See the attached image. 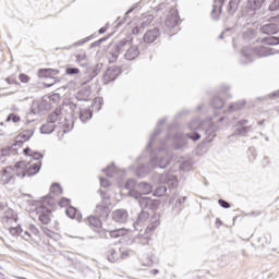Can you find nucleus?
Wrapping results in <instances>:
<instances>
[{
	"mask_svg": "<svg viewBox=\"0 0 279 279\" xmlns=\"http://www.w3.org/2000/svg\"><path fill=\"white\" fill-rule=\"evenodd\" d=\"M137 191L141 197H144L143 195H149L154 191V186H151V183L143 181L137 183Z\"/></svg>",
	"mask_w": 279,
	"mask_h": 279,
	"instance_id": "21",
	"label": "nucleus"
},
{
	"mask_svg": "<svg viewBox=\"0 0 279 279\" xmlns=\"http://www.w3.org/2000/svg\"><path fill=\"white\" fill-rule=\"evenodd\" d=\"M56 75H60V70L58 69H40L38 70V77L43 80H51V83H44L46 88H51V86L58 84L60 78L56 77Z\"/></svg>",
	"mask_w": 279,
	"mask_h": 279,
	"instance_id": "7",
	"label": "nucleus"
},
{
	"mask_svg": "<svg viewBox=\"0 0 279 279\" xmlns=\"http://www.w3.org/2000/svg\"><path fill=\"white\" fill-rule=\"evenodd\" d=\"M165 27L167 29H170L175 32L178 27H180V15L178 14V11H173L172 13H169L165 21Z\"/></svg>",
	"mask_w": 279,
	"mask_h": 279,
	"instance_id": "11",
	"label": "nucleus"
},
{
	"mask_svg": "<svg viewBox=\"0 0 279 279\" xmlns=\"http://www.w3.org/2000/svg\"><path fill=\"white\" fill-rule=\"evenodd\" d=\"M104 107V98L102 97H96L90 105V108H94L96 112H99L101 108Z\"/></svg>",
	"mask_w": 279,
	"mask_h": 279,
	"instance_id": "38",
	"label": "nucleus"
},
{
	"mask_svg": "<svg viewBox=\"0 0 279 279\" xmlns=\"http://www.w3.org/2000/svg\"><path fill=\"white\" fill-rule=\"evenodd\" d=\"M19 80L20 82H22L23 84H27L29 82V76L25 73H21L19 75Z\"/></svg>",
	"mask_w": 279,
	"mask_h": 279,
	"instance_id": "59",
	"label": "nucleus"
},
{
	"mask_svg": "<svg viewBox=\"0 0 279 279\" xmlns=\"http://www.w3.org/2000/svg\"><path fill=\"white\" fill-rule=\"evenodd\" d=\"M111 185H112V183H110V181L108 179L100 178V186H102V189H108Z\"/></svg>",
	"mask_w": 279,
	"mask_h": 279,
	"instance_id": "56",
	"label": "nucleus"
},
{
	"mask_svg": "<svg viewBox=\"0 0 279 279\" xmlns=\"http://www.w3.org/2000/svg\"><path fill=\"white\" fill-rule=\"evenodd\" d=\"M262 43H264V45H269L270 47H274L276 45H279V37L268 35L267 37L262 38Z\"/></svg>",
	"mask_w": 279,
	"mask_h": 279,
	"instance_id": "34",
	"label": "nucleus"
},
{
	"mask_svg": "<svg viewBox=\"0 0 279 279\" xmlns=\"http://www.w3.org/2000/svg\"><path fill=\"white\" fill-rule=\"evenodd\" d=\"M136 175H137V178H145L147 175V172H145V168L140 167L136 170Z\"/></svg>",
	"mask_w": 279,
	"mask_h": 279,
	"instance_id": "60",
	"label": "nucleus"
},
{
	"mask_svg": "<svg viewBox=\"0 0 279 279\" xmlns=\"http://www.w3.org/2000/svg\"><path fill=\"white\" fill-rule=\"evenodd\" d=\"M94 215L100 218L102 221H106L110 217V206L106 204H98L94 210Z\"/></svg>",
	"mask_w": 279,
	"mask_h": 279,
	"instance_id": "15",
	"label": "nucleus"
},
{
	"mask_svg": "<svg viewBox=\"0 0 279 279\" xmlns=\"http://www.w3.org/2000/svg\"><path fill=\"white\" fill-rule=\"evenodd\" d=\"M80 70L77 68H66L65 75H78Z\"/></svg>",
	"mask_w": 279,
	"mask_h": 279,
	"instance_id": "53",
	"label": "nucleus"
},
{
	"mask_svg": "<svg viewBox=\"0 0 279 279\" xmlns=\"http://www.w3.org/2000/svg\"><path fill=\"white\" fill-rule=\"evenodd\" d=\"M14 167L9 166L0 171V184H14Z\"/></svg>",
	"mask_w": 279,
	"mask_h": 279,
	"instance_id": "10",
	"label": "nucleus"
},
{
	"mask_svg": "<svg viewBox=\"0 0 279 279\" xmlns=\"http://www.w3.org/2000/svg\"><path fill=\"white\" fill-rule=\"evenodd\" d=\"M138 8L137 4H135L134 7L130 8L126 12H125V16L124 19L121 20V17H118L117 20V25L116 27H121V25H123L125 23V21H128V16H130V14H132L134 12V10H136Z\"/></svg>",
	"mask_w": 279,
	"mask_h": 279,
	"instance_id": "36",
	"label": "nucleus"
},
{
	"mask_svg": "<svg viewBox=\"0 0 279 279\" xmlns=\"http://www.w3.org/2000/svg\"><path fill=\"white\" fill-rule=\"evenodd\" d=\"M95 232H97L99 239H108V231H106L101 228H98L95 230Z\"/></svg>",
	"mask_w": 279,
	"mask_h": 279,
	"instance_id": "55",
	"label": "nucleus"
},
{
	"mask_svg": "<svg viewBox=\"0 0 279 279\" xmlns=\"http://www.w3.org/2000/svg\"><path fill=\"white\" fill-rule=\"evenodd\" d=\"M119 75H121V68L117 65L109 66L102 76L104 83L110 84V82H114Z\"/></svg>",
	"mask_w": 279,
	"mask_h": 279,
	"instance_id": "12",
	"label": "nucleus"
},
{
	"mask_svg": "<svg viewBox=\"0 0 279 279\" xmlns=\"http://www.w3.org/2000/svg\"><path fill=\"white\" fill-rule=\"evenodd\" d=\"M258 99H271V100H274V99H279V89L278 90H275V92H272V93H270V94H268L266 97H264V98H258Z\"/></svg>",
	"mask_w": 279,
	"mask_h": 279,
	"instance_id": "52",
	"label": "nucleus"
},
{
	"mask_svg": "<svg viewBox=\"0 0 279 279\" xmlns=\"http://www.w3.org/2000/svg\"><path fill=\"white\" fill-rule=\"evenodd\" d=\"M93 119V110L90 109H81L80 110V120L82 123H86V121H90Z\"/></svg>",
	"mask_w": 279,
	"mask_h": 279,
	"instance_id": "30",
	"label": "nucleus"
},
{
	"mask_svg": "<svg viewBox=\"0 0 279 279\" xmlns=\"http://www.w3.org/2000/svg\"><path fill=\"white\" fill-rule=\"evenodd\" d=\"M10 121H12L13 123H20L21 122V116L16 114V113H10L7 117L5 122L10 123Z\"/></svg>",
	"mask_w": 279,
	"mask_h": 279,
	"instance_id": "45",
	"label": "nucleus"
},
{
	"mask_svg": "<svg viewBox=\"0 0 279 279\" xmlns=\"http://www.w3.org/2000/svg\"><path fill=\"white\" fill-rule=\"evenodd\" d=\"M90 95H93V89H90V86H86L81 88L74 97L77 101H90Z\"/></svg>",
	"mask_w": 279,
	"mask_h": 279,
	"instance_id": "17",
	"label": "nucleus"
},
{
	"mask_svg": "<svg viewBox=\"0 0 279 279\" xmlns=\"http://www.w3.org/2000/svg\"><path fill=\"white\" fill-rule=\"evenodd\" d=\"M128 217H130V215L125 209H116L112 211V219L116 223H125V221H128Z\"/></svg>",
	"mask_w": 279,
	"mask_h": 279,
	"instance_id": "18",
	"label": "nucleus"
},
{
	"mask_svg": "<svg viewBox=\"0 0 279 279\" xmlns=\"http://www.w3.org/2000/svg\"><path fill=\"white\" fill-rule=\"evenodd\" d=\"M26 171L28 177L36 175L37 173H39L43 167L41 161H36L35 163L26 162Z\"/></svg>",
	"mask_w": 279,
	"mask_h": 279,
	"instance_id": "23",
	"label": "nucleus"
},
{
	"mask_svg": "<svg viewBox=\"0 0 279 279\" xmlns=\"http://www.w3.org/2000/svg\"><path fill=\"white\" fill-rule=\"evenodd\" d=\"M65 215L66 217H69L70 219H77V221H80V219H82V214L77 213V208L70 206L65 209Z\"/></svg>",
	"mask_w": 279,
	"mask_h": 279,
	"instance_id": "29",
	"label": "nucleus"
},
{
	"mask_svg": "<svg viewBox=\"0 0 279 279\" xmlns=\"http://www.w3.org/2000/svg\"><path fill=\"white\" fill-rule=\"evenodd\" d=\"M186 145H189V142L186 141L185 137H180L179 140H177L173 144V148L174 149H184V147H186Z\"/></svg>",
	"mask_w": 279,
	"mask_h": 279,
	"instance_id": "39",
	"label": "nucleus"
},
{
	"mask_svg": "<svg viewBox=\"0 0 279 279\" xmlns=\"http://www.w3.org/2000/svg\"><path fill=\"white\" fill-rule=\"evenodd\" d=\"M101 219L98 218L96 215H92L87 218V225L90 226V228H94V231L99 230L101 228Z\"/></svg>",
	"mask_w": 279,
	"mask_h": 279,
	"instance_id": "24",
	"label": "nucleus"
},
{
	"mask_svg": "<svg viewBox=\"0 0 279 279\" xmlns=\"http://www.w3.org/2000/svg\"><path fill=\"white\" fill-rule=\"evenodd\" d=\"M25 140L19 137V135L15 137L14 143L11 145V147H13L14 149H16L17 147H23V145L25 144Z\"/></svg>",
	"mask_w": 279,
	"mask_h": 279,
	"instance_id": "50",
	"label": "nucleus"
},
{
	"mask_svg": "<svg viewBox=\"0 0 279 279\" xmlns=\"http://www.w3.org/2000/svg\"><path fill=\"white\" fill-rule=\"evenodd\" d=\"M125 229H117L109 232L111 239H119V236H125Z\"/></svg>",
	"mask_w": 279,
	"mask_h": 279,
	"instance_id": "41",
	"label": "nucleus"
},
{
	"mask_svg": "<svg viewBox=\"0 0 279 279\" xmlns=\"http://www.w3.org/2000/svg\"><path fill=\"white\" fill-rule=\"evenodd\" d=\"M218 204L219 206H221V208H230V203H228V201L223 199V198H220L218 199Z\"/></svg>",
	"mask_w": 279,
	"mask_h": 279,
	"instance_id": "61",
	"label": "nucleus"
},
{
	"mask_svg": "<svg viewBox=\"0 0 279 279\" xmlns=\"http://www.w3.org/2000/svg\"><path fill=\"white\" fill-rule=\"evenodd\" d=\"M270 12H276V10H279V0H274L269 5Z\"/></svg>",
	"mask_w": 279,
	"mask_h": 279,
	"instance_id": "57",
	"label": "nucleus"
},
{
	"mask_svg": "<svg viewBox=\"0 0 279 279\" xmlns=\"http://www.w3.org/2000/svg\"><path fill=\"white\" fill-rule=\"evenodd\" d=\"M226 0H214L213 9L210 12V16L213 21H219L221 19V12H223V4ZM263 3L265 0H248L247 5L251 10H260L263 8Z\"/></svg>",
	"mask_w": 279,
	"mask_h": 279,
	"instance_id": "4",
	"label": "nucleus"
},
{
	"mask_svg": "<svg viewBox=\"0 0 279 279\" xmlns=\"http://www.w3.org/2000/svg\"><path fill=\"white\" fill-rule=\"evenodd\" d=\"M243 106H245V100L242 101H238V102H232L229 106V110L232 112L234 110H241V108H243Z\"/></svg>",
	"mask_w": 279,
	"mask_h": 279,
	"instance_id": "44",
	"label": "nucleus"
},
{
	"mask_svg": "<svg viewBox=\"0 0 279 279\" xmlns=\"http://www.w3.org/2000/svg\"><path fill=\"white\" fill-rule=\"evenodd\" d=\"M50 193H52L53 195H62V186L60 185V183H52V185L50 186Z\"/></svg>",
	"mask_w": 279,
	"mask_h": 279,
	"instance_id": "42",
	"label": "nucleus"
},
{
	"mask_svg": "<svg viewBox=\"0 0 279 279\" xmlns=\"http://www.w3.org/2000/svg\"><path fill=\"white\" fill-rule=\"evenodd\" d=\"M239 3H241V0H230L227 5V12L229 16H234L236 14V11L239 10Z\"/></svg>",
	"mask_w": 279,
	"mask_h": 279,
	"instance_id": "28",
	"label": "nucleus"
},
{
	"mask_svg": "<svg viewBox=\"0 0 279 279\" xmlns=\"http://www.w3.org/2000/svg\"><path fill=\"white\" fill-rule=\"evenodd\" d=\"M119 256H120V260H125V258L130 257V251H128V248H119Z\"/></svg>",
	"mask_w": 279,
	"mask_h": 279,
	"instance_id": "51",
	"label": "nucleus"
},
{
	"mask_svg": "<svg viewBox=\"0 0 279 279\" xmlns=\"http://www.w3.org/2000/svg\"><path fill=\"white\" fill-rule=\"evenodd\" d=\"M253 52L254 51L252 50V48L243 47L241 51L242 57L240 59L241 64H250V62H253V59H252Z\"/></svg>",
	"mask_w": 279,
	"mask_h": 279,
	"instance_id": "22",
	"label": "nucleus"
},
{
	"mask_svg": "<svg viewBox=\"0 0 279 279\" xmlns=\"http://www.w3.org/2000/svg\"><path fill=\"white\" fill-rule=\"evenodd\" d=\"M159 182L162 185H159L154 191L155 197H163L165 193H167V189H178V177L171 173L161 174L159 177Z\"/></svg>",
	"mask_w": 279,
	"mask_h": 279,
	"instance_id": "5",
	"label": "nucleus"
},
{
	"mask_svg": "<svg viewBox=\"0 0 279 279\" xmlns=\"http://www.w3.org/2000/svg\"><path fill=\"white\" fill-rule=\"evenodd\" d=\"M180 169L183 171H190L191 170V161H184L181 163Z\"/></svg>",
	"mask_w": 279,
	"mask_h": 279,
	"instance_id": "62",
	"label": "nucleus"
},
{
	"mask_svg": "<svg viewBox=\"0 0 279 279\" xmlns=\"http://www.w3.org/2000/svg\"><path fill=\"white\" fill-rule=\"evenodd\" d=\"M102 171L106 173V175H108L109 178H112V171H114V162H112L110 166L105 168Z\"/></svg>",
	"mask_w": 279,
	"mask_h": 279,
	"instance_id": "54",
	"label": "nucleus"
},
{
	"mask_svg": "<svg viewBox=\"0 0 279 279\" xmlns=\"http://www.w3.org/2000/svg\"><path fill=\"white\" fill-rule=\"evenodd\" d=\"M184 136L185 138L193 141L194 143H197V141L202 138V134H199L197 131H191L190 133H185Z\"/></svg>",
	"mask_w": 279,
	"mask_h": 279,
	"instance_id": "40",
	"label": "nucleus"
},
{
	"mask_svg": "<svg viewBox=\"0 0 279 279\" xmlns=\"http://www.w3.org/2000/svg\"><path fill=\"white\" fill-rule=\"evenodd\" d=\"M93 38H97V36L95 34H92L76 43L73 44V47H80V45H86V43L93 40Z\"/></svg>",
	"mask_w": 279,
	"mask_h": 279,
	"instance_id": "43",
	"label": "nucleus"
},
{
	"mask_svg": "<svg viewBox=\"0 0 279 279\" xmlns=\"http://www.w3.org/2000/svg\"><path fill=\"white\" fill-rule=\"evenodd\" d=\"M160 37V29L158 28H153L147 31L144 36H143V40L144 43L151 45V43H156V40H158V38Z\"/></svg>",
	"mask_w": 279,
	"mask_h": 279,
	"instance_id": "16",
	"label": "nucleus"
},
{
	"mask_svg": "<svg viewBox=\"0 0 279 279\" xmlns=\"http://www.w3.org/2000/svg\"><path fill=\"white\" fill-rule=\"evenodd\" d=\"M106 256L109 263H121L119 250L117 251L114 248H110L109 251H107Z\"/></svg>",
	"mask_w": 279,
	"mask_h": 279,
	"instance_id": "25",
	"label": "nucleus"
},
{
	"mask_svg": "<svg viewBox=\"0 0 279 279\" xmlns=\"http://www.w3.org/2000/svg\"><path fill=\"white\" fill-rule=\"evenodd\" d=\"M56 132V125L49 121L40 126L41 134H53Z\"/></svg>",
	"mask_w": 279,
	"mask_h": 279,
	"instance_id": "32",
	"label": "nucleus"
},
{
	"mask_svg": "<svg viewBox=\"0 0 279 279\" xmlns=\"http://www.w3.org/2000/svg\"><path fill=\"white\" fill-rule=\"evenodd\" d=\"M252 130V125L248 126H238L234 132L233 136H247Z\"/></svg>",
	"mask_w": 279,
	"mask_h": 279,
	"instance_id": "31",
	"label": "nucleus"
},
{
	"mask_svg": "<svg viewBox=\"0 0 279 279\" xmlns=\"http://www.w3.org/2000/svg\"><path fill=\"white\" fill-rule=\"evenodd\" d=\"M158 226H160V219H155L150 225H148L146 232H154Z\"/></svg>",
	"mask_w": 279,
	"mask_h": 279,
	"instance_id": "48",
	"label": "nucleus"
},
{
	"mask_svg": "<svg viewBox=\"0 0 279 279\" xmlns=\"http://www.w3.org/2000/svg\"><path fill=\"white\" fill-rule=\"evenodd\" d=\"M138 183L134 179L126 180L124 184V189H126L128 196L132 197L133 199H138L141 197V192L137 190Z\"/></svg>",
	"mask_w": 279,
	"mask_h": 279,
	"instance_id": "13",
	"label": "nucleus"
},
{
	"mask_svg": "<svg viewBox=\"0 0 279 279\" xmlns=\"http://www.w3.org/2000/svg\"><path fill=\"white\" fill-rule=\"evenodd\" d=\"M56 197H53L51 194H48L41 198V206L38 208V219L44 226H49V223H51L50 208H53V206H56ZM47 206H49V208Z\"/></svg>",
	"mask_w": 279,
	"mask_h": 279,
	"instance_id": "3",
	"label": "nucleus"
},
{
	"mask_svg": "<svg viewBox=\"0 0 279 279\" xmlns=\"http://www.w3.org/2000/svg\"><path fill=\"white\" fill-rule=\"evenodd\" d=\"M145 267H151L154 265V259H151V255H147L146 260L144 262Z\"/></svg>",
	"mask_w": 279,
	"mask_h": 279,
	"instance_id": "64",
	"label": "nucleus"
},
{
	"mask_svg": "<svg viewBox=\"0 0 279 279\" xmlns=\"http://www.w3.org/2000/svg\"><path fill=\"white\" fill-rule=\"evenodd\" d=\"M165 123H167V118H162L157 122V126L155 128V131L150 135V140H149L148 144L146 145V150L151 149L154 143H156L157 136H159V134H162V129L160 128V125H165Z\"/></svg>",
	"mask_w": 279,
	"mask_h": 279,
	"instance_id": "14",
	"label": "nucleus"
},
{
	"mask_svg": "<svg viewBox=\"0 0 279 279\" xmlns=\"http://www.w3.org/2000/svg\"><path fill=\"white\" fill-rule=\"evenodd\" d=\"M197 128H199V123L192 121L189 123V130H191V132H195V130H197Z\"/></svg>",
	"mask_w": 279,
	"mask_h": 279,
	"instance_id": "63",
	"label": "nucleus"
},
{
	"mask_svg": "<svg viewBox=\"0 0 279 279\" xmlns=\"http://www.w3.org/2000/svg\"><path fill=\"white\" fill-rule=\"evenodd\" d=\"M9 232L12 236H19L23 232V228H21V225H17L16 227H11Z\"/></svg>",
	"mask_w": 279,
	"mask_h": 279,
	"instance_id": "46",
	"label": "nucleus"
},
{
	"mask_svg": "<svg viewBox=\"0 0 279 279\" xmlns=\"http://www.w3.org/2000/svg\"><path fill=\"white\" fill-rule=\"evenodd\" d=\"M255 52L259 58H267V56H271V50L265 46L256 47Z\"/></svg>",
	"mask_w": 279,
	"mask_h": 279,
	"instance_id": "35",
	"label": "nucleus"
},
{
	"mask_svg": "<svg viewBox=\"0 0 279 279\" xmlns=\"http://www.w3.org/2000/svg\"><path fill=\"white\" fill-rule=\"evenodd\" d=\"M2 158H8L10 156H17L19 148H14V146H7L0 150Z\"/></svg>",
	"mask_w": 279,
	"mask_h": 279,
	"instance_id": "27",
	"label": "nucleus"
},
{
	"mask_svg": "<svg viewBox=\"0 0 279 279\" xmlns=\"http://www.w3.org/2000/svg\"><path fill=\"white\" fill-rule=\"evenodd\" d=\"M141 45H143V43H141L138 46H131L124 53L125 60H136V58L141 56Z\"/></svg>",
	"mask_w": 279,
	"mask_h": 279,
	"instance_id": "20",
	"label": "nucleus"
},
{
	"mask_svg": "<svg viewBox=\"0 0 279 279\" xmlns=\"http://www.w3.org/2000/svg\"><path fill=\"white\" fill-rule=\"evenodd\" d=\"M58 204L59 206H61V208H64V206H69V204H71V199L62 197Z\"/></svg>",
	"mask_w": 279,
	"mask_h": 279,
	"instance_id": "58",
	"label": "nucleus"
},
{
	"mask_svg": "<svg viewBox=\"0 0 279 279\" xmlns=\"http://www.w3.org/2000/svg\"><path fill=\"white\" fill-rule=\"evenodd\" d=\"M210 106L214 110H221L226 106V100L219 96H215L210 99Z\"/></svg>",
	"mask_w": 279,
	"mask_h": 279,
	"instance_id": "26",
	"label": "nucleus"
},
{
	"mask_svg": "<svg viewBox=\"0 0 279 279\" xmlns=\"http://www.w3.org/2000/svg\"><path fill=\"white\" fill-rule=\"evenodd\" d=\"M34 129H27L22 131L19 135L17 138H22L23 141H25L27 143V141H29V138H32V136H34Z\"/></svg>",
	"mask_w": 279,
	"mask_h": 279,
	"instance_id": "37",
	"label": "nucleus"
},
{
	"mask_svg": "<svg viewBox=\"0 0 279 279\" xmlns=\"http://www.w3.org/2000/svg\"><path fill=\"white\" fill-rule=\"evenodd\" d=\"M167 145V140L161 141V146L157 150L150 153V167L154 169H167L171 165V157L165 154V147Z\"/></svg>",
	"mask_w": 279,
	"mask_h": 279,
	"instance_id": "2",
	"label": "nucleus"
},
{
	"mask_svg": "<svg viewBox=\"0 0 279 279\" xmlns=\"http://www.w3.org/2000/svg\"><path fill=\"white\" fill-rule=\"evenodd\" d=\"M259 31L266 36H276V34H278L279 32V26L278 23H276V17L271 19L270 21L264 22L260 25Z\"/></svg>",
	"mask_w": 279,
	"mask_h": 279,
	"instance_id": "9",
	"label": "nucleus"
},
{
	"mask_svg": "<svg viewBox=\"0 0 279 279\" xmlns=\"http://www.w3.org/2000/svg\"><path fill=\"white\" fill-rule=\"evenodd\" d=\"M128 45H132V38H123L118 43L110 44L107 50V56L110 62H117L119 56L125 51Z\"/></svg>",
	"mask_w": 279,
	"mask_h": 279,
	"instance_id": "6",
	"label": "nucleus"
},
{
	"mask_svg": "<svg viewBox=\"0 0 279 279\" xmlns=\"http://www.w3.org/2000/svg\"><path fill=\"white\" fill-rule=\"evenodd\" d=\"M149 219V211H145V209H142V211L137 216V221L143 223V221H147Z\"/></svg>",
	"mask_w": 279,
	"mask_h": 279,
	"instance_id": "47",
	"label": "nucleus"
},
{
	"mask_svg": "<svg viewBox=\"0 0 279 279\" xmlns=\"http://www.w3.org/2000/svg\"><path fill=\"white\" fill-rule=\"evenodd\" d=\"M138 199V204H140V208H142V210H151L153 213H155V210H158V208H160V202L158 199H153L151 197H140Z\"/></svg>",
	"mask_w": 279,
	"mask_h": 279,
	"instance_id": "8",
	"label": "nucleus"
},
{
	"mask_svg": "<svg viewBox=\"0 0 279 279\" xmlns=\"http://www.w3.org/2000/svg\"><path fill=\"white\" fill-rule=\"evenodd\" d=\"M29 158H32V160H36L37 162H39L38 160H43V158H45V155L40 151H32V154L29 155Z\"/></svg>",
	"mask_w": 279,
	"mask_h": 279,
	"instance_id": "49",
	"label": "nucleus"
},
{
	"mask_svg": "<svg viewBox=\"0 0 279 279\" xmlns=\"http://www.w3.org/2000/svg\"><path fill=\"white\" fill-rule=\"evenodd\" d=\"M27 163L26 161H17L14 165V173L17 178H25L27 175Z\"/></svg>",
	"mask_w": 279,
	"mask_h": 279,
	"instance_id": "19",
	"label": "nucleus"
},
{
	"mask_svg": "<svg viewBox=\"0 0 279 279\" xmlns=\"http://www.w3.org/2000/svg\"><path fill=\"white\" fill-rule=\"evenodd\" d=\"M61 114H62V109H56L54 111H52L49 116H48V118H47V121H48V123H56V121H60V117H61Z\"/></svg>",
	"mask_w": 279,
	"mask_h": 279,
	"instance_id": "33",
	"label": "nucleus"
},
{
	"mask_svg": "<svg viewBox=\"0 0 279 279\" xmlns=\"http://www.w3.org/2000/svg\"><path fill=\"white\" fill-rule=\"evenodd\" d=\"M76 61L78 62L80 66H86L84 70V77L81 82V86H86V84H89V82H93L94 77L98 76L101 73V69H104V63L88 65L86 56L84 57H82V54L76 56Z\"/></svg>",
	"mask_w": 279,
	"mask_h": 279,
	"instance_id": "1",
	"label": "nucleus"
}]
</instances>
